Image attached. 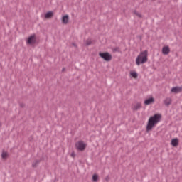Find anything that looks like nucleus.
I'll list each match as a JSON object with an SVG mask.
<instances>
[{
    "label": "nucleus",
    "instance_id": "obj_15",
    "mask_svg": "<svg viewBox=\"0 0 182 182\" xmlns=\"http://www.w3.org/2000/svg\"><path fill=\"white\" fill-rule=\"evenodd\" d=\"M130 75H131V76H132V77H134V79H136V77H137V73H136V72H131Z\"/></svg>",
    "mask_w": 182,
    "mask_h": 182
},
{
    "label": "nucleus",
    "instance_id": "obj_12",
    "mask_svg": "<svg viewBox=\"0 0 182 182\" xmlns=\"http://www.w3.org/2000/svg\"><path fill=\"white\" fill-rule=\"evenodd\" d=\"M52 16H53V12L52 11H48L45 15L46 19H49V18H52Z\"/></svg>",
    "mask_w": 182,
    "mask_h": 182
},
{
    "label": "nucleus",
    "instance_id": "obj_2",
    "mask_svg": "<svg viewBox=\"0 0 182 182\" xmlns=\"http://www.w3.org/2000/svg\"><path fill=\"white\" fill-rule=\"evenodd\" d=\"M149 52L147 50L141 51L136 58V64L137 66L140 65H144L148 60Z\"/></svg>",
    "mask_w": 182,
    "mask_h": 182
},
{
    "label": "nucleus",
    "instance_id": "obj_6",
    "mask_svg": "<svg viewBox=\"0 0 182 182\" xmlns=\"http://www.w3.org/2000/svg\"><path fill=\"white\" fill-rule=\"evenodd\" d=\"M163 55H168L170 53V47L168 46H166L162 48Z\"/></svg>",
    "mask_w": 182,
    "mask_h": 182
},
{
    "label": "nucleus",
    "instance_id": "obj_11",
    "mask_svg": "<svg viewBox=\"0 0 182 182\" xmlns=\"http://www.w3.org/2000/svg\"><path fill=\"white\" fill-rule=\"evenodd\" d=\"M62 22L65 25H67V23H68V22H69V15H65V16H63Z\"/></svg>",
    "mask_w": 182,
    "mask_h": 182
},
{
    "label": "nucleus",
    "instance_id": "obj_18",
    "mask_svg": "<svg viewBox=\"0 0 182 182\" xmlns=\"http://www.w3.org/2000/svg\"><path fill=\"white\" fill-rule=\"evenodd\" d=\"M39 164V161H36L35 162L33 163V167H36Z\"/></svg>",
    "mask_w": 182,
    "mask_h": 182
},
{
    "label": "nucleus",
    "instance_id": "obj_1",
    "mask_svg": "<svg viewBox=\"0 0 182 182\" xmlns=\"http://www.w3.org/2000/svg\"><path fill=\"white\" fill-rule=\"evenodd\" d=\"M160 120H161V114H155L154 116L150 117L146 126V130L150 132L157 123H159Z\"/></svg>",
    "mask_w": 182,
    "mask_h": 182
},
{
    "label": "nucleus",
    "instance_id": "obj_22",
    "mask_svg": "<svg viewBox=\"0 0 182 182\" xmlns=\"http://www.w3.org/2000/svg\"><path fill=\"white\" fill-rule=\"evenodd\" d=\"M21 107H23V104L20 105Z\"/></svg>",
    "mask_w": 182,
    "mask_h": 182
},
{
    "label": "nucleus",
    "instance_id": "obj_5",
    "mask_svg": "<svg viewBox=\"0 0 182 182\" xmlns=\"http://www.w3.org/2000/svg\"><path fill=\"white\" fill-rule=\"evenodd\" d=\"M36 42V39L35 38V36H31L28 37L26 43H28V45H32Z\"/></svg>",
    "mask_w": 182,
    "mask_h": 182
},
{
    "label": "nucleus",
    "instance_id": "obj_23",
    "mask_svg": "<svg viewBox=\"0 0 182 182\" xmlns=\"http://www.w3.org/2000/svg\"><path fill=\"white\" fill-rule=\"evenodd\" d=\"M73 45L74 46H75L74 43H73Z\"/></svg>",
    "mask_w": 182,
    "mask_h": 182
},
{
    "label": "nucleus",
    "instance_id": "obj_21",
    "mask_svg": "<svg viewBox=\"0 0 182 182\" xmlns=\"http://www.w3.org/2000/svg\"><path fill=\"white\" fill-rule=\"evenodd\" d=\"M65 70H66V68H63L62 69V72H65Z\"/></svg>",
    "mask_w": 182,
    "mask_h": 182
},
{
    "label": "nucleus",
    "instance_id": "obj_10",
    "mask_svg": "<svg viewBox=\"0 0 182 182\" xmlns=\"http://www.w3.org/2000/svg\"><path fill=\"white\" fill-rule=\"evenodd\" d=\"M171 144L173 147H177V146H178V139L177 138L173 139L171 141Z\"/></svg>",
    "mask_w": 182,
    "mask_h": 182
},
{
    "label": "nucleus",
    "instance_id": "obj_13",
    "mask_svg": "<svg viewBox=\"0 0 182 182\" xmlns=\"http://www.w3.org/2000/svg\"><path fill=\"white\" fill-rule=\"evenodd\" d=\"M141 107V104L140 103H136L135 105L133 107V110H139Z\"/></svg>",
    "mask_w": 182,
    "mask_h": 182
},
{
    "label": "nucleus",
    "instance_id": "obj_8",
    "mask_svg": "<svg viewBox=\"0 0 182 182\" xmlns=\"http://www.w3.org/2000/svg\"><path fill=\"white\" fill-rule=\"evenodd\" d=\"M154 102V98L153 97H151L149 99L145 100L144 105L146 106H149V105L153 104Z\"/></svg>",
    "mask_w": 182,
    "mask_h": 182
},
{
    "label": "nucleus",
    "instance_id": "obj_14",
    "mask_svg": "<svg viewBox=\"0 0 182 182\" xmlns=\"http://www.w3.org/2000/svg\"><path fill=\"white\" fill-rule=\"evenodd\" d=\"M1 157L2 159H6V157H8V153L3 151L1 154Z\"/></svg>",
    "mask_w": 182,
    "mask_h": 182
},
{
    "label": "nucleus",
    "instance_id": "obj_16",
    "mask_svg": "<svg viewBox=\"0 0 182 182\" xmlns=\"http://www.w3.org/2000/svg\"><path fill=\"white\" fill-rule=\"evenodd\" d=\"M97 178H99V176H98L97 174H94V175L92 176V180H93V181H95V182L97 181Z\"/></svg>",
    "mask_w": 182,
    "mask_h": 182
},
{
    "label": "nucleus",
    "instance_id": "obj_4",
    "mask_svg": "<svg viewBox=\"0 0 182 182\" xmlns=\"http://www.w3.org/2000/svg\"><path fill=\"white\" fill-rule=\"evenodd\" d=\"M75 147L77 150L80 151H83L86 149V144L83 141H79L75 144Z\"/></svg>",
    "mask_w": 182,
    "mask_h": 182
},
{
    "label": "nucleus",
    "instance_id": "obj_20",
    "mask_svg": "<svg viewBox=\"0 0 182 182\" xmlns=\"http://www.w3.org/2000/svg\"><path fill=\"white\" fill-rule=\"evenodd\" d=\"M75 156H76V155L75 154V152L71 153V157H75Z\"/></svg>",
    "mask_w": 182,
    "mask_h": 182
},
{
    "label": "nucleus",
    "instance_id": "obj_17",
    "mask_svg": "<svg viewBox=\"0 0 182 182\" xmlns=\"http://www.w3.org/2000/svg\"><path fill=\"white\" fill-rule=\"evenodd\" d=\"M85 43H86L87 46H90V45H92V41L87 40Z\"/></svg>",
    "mask_w": 182,
    "mask_h": 182
},
{
    "label": "nucleus",
    "instance_id": "obj_9",
    "mask_svg": "<svg viewBox=\"0 0 182 182\" xmlns=\"http://www.w3.org/2000/svg\"><path fill=\"white\" fill-rule=\"evenodd\" d=\"M172 100L171 97H166L165 100H164V103L165 106H170L171 105Z\"/></svg>",
    "mask_w": 182,
    "mask_h": 182
},
{
    "label": "nucleus",
    "instance_id": "obj_19",
    "mask_svg": "<svg viewBox=\"0 0 182 182\" xmlns=\"http://www.w3.org/2000/svg\"><path fill=\"white\" fill-rule=\"evenodd\" d=\"M134 14H135V15H136V16H138L139 18H141V14H140L139 12L135 11Z\"/></svg>",
    "mask_w": 182,
    "mask_h": 182
},
{
    "label": "nucleus",
    "instance_id": "obj_7",
    "mask_svg": "<svg viewBox=\"0 0 182 182\" xmlns=\"http://www.w3.org/2000/svg\"><path fill=\"white\" fill-rule=\"evenodd\" d=\"M182 87H173L171 88V92L172 93H179V92H181Z\"/></svg>",
    "mask_w": 182,
    "mask_h": 182
},
{
    "label": "nucleus",
    "instance_id": "obj_3",
    "mask_svg": "<svg viewBox=\"0 0 182 182\" xmlns=\"http://www.w3.org/2000/svg\"><path fill=\"white\" fill-rule=\"evenodd\" d=\"M99 56L106 60V62H110L112 60V55L109 53H100Z\"/></svg>",
    "mask_w": 182,
    "mask_h": 182
}]
</instances>
